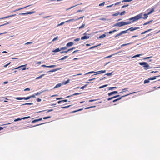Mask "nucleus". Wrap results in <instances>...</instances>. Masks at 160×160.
<instances>
[{"mask_svg": "<svg viewBox=\"0 0 160 160\" xmlns=\"http://www.w3.org/2000/svg\"><path fill=\"white\" fill-rule=\"evenodd\" d=\"M139 28V27H135V28H133V27H132L131 28H130L128 29H127L125 31H123L121 32L120 33L117 34V35H116L115 36V38H116L119 36H120L121 35H122V34L124 33H125L128 32V31L130 30L131 31H132L135 30H136L137 29Z\"/></svg>", "mask_w": 160, "mask_h": 160, "instance_id": "obj_1", "label": "nucleus"}, {"mask_svg": "<svg viewBox=\"0 0 160 160\" xmlns=\"http://www.w3.org/2000/svg\"><path fill=\"white\" fill-rule=\"evenodd\" d=\"M131 22L130 21H128V22H124L123 21H122L121 22H119L113 25V26H118L119 27H121L122 26L127 25L130 24Z\"/></svg>", "mask_w": 160, "mask_h": 160, "instance_id": "obj_2", "label": "nucleus"}, {"mask_svg": "<svg viewBox=\"0 0 160 160\" xmlns=\"http://www.w3.org/2000/svg\"><path fill=\"white\" fill-rule=\"evenodd\" d=\"M139 19H140V14L129 18V20L130 21L132 20L131 22H130L131 23L138 20Z\"/></svg>", "mask_w": 160, "mask_h": 160, "instance_id": "obj_3", "label": "nucleus"}, {"mask_svg": "<svg viewBox=\"0 0 160 160\" xmlns=\"http://www.w3.org/2000/svg\"><path fill=\"white\" fill-rule=\"evenodd\" d=\"M27 64L21 65L15 68V69H19V70H25L26 68Z\"/></svg>", "mask_w": 160, "mask_h": 160, "instance_id": "obj_4", "label": "nucleus"}, {"mask_svg": "<svg viewBox=\"0 0 160 160\" xmlns=\"http://www.w3.org/2000/svg\"><path fill=\"white\" fill-rule=\"evenodd\" d=\"M84 17V16L78 18L77 19H70L69 20H68V21H66L65 22H71V21H76L79 20V19H81V18H83Z\"/></svg>", "mask_w": 160, "mask_h": 160, "instance_id": "obj_5", "label": "nucleus"}, {"mask_svg": "<svg viewBox=\"0 0 160 160\" xmlns=\"http://www.w3.org/2000/svg\"><path fill=\"white\" fill-rule=\"evenodd\" d=\"M133 93V92H132V93H129V94H127L126 95H124V96H122L121 97H120L119 98H118L117 99H115L114 100H113V102H115L118 100H119L120 99H121L123 97H125L126 96H127L128 95H129V94H131V93Z\"/></svg>", "mask_w": 160, "mask_h": 160, "instance_id": "obj_6", "label": "nucleus"}, {"mask_svg": "<svg viewBox=\"0 0 160 160\" xmlns=\"http://www.w3.org/2000/svg\"><path fill=\"white\" fill-rule=\"evenodd\" d=\"M143 13H141V19H146L148 17V15H149L148 13L147 14H144L143 15Z\"/></svg>", "mask_w": 160, "mask_h": 160, "instance_id": "obj_7", "label": "nucleus"}, {"mask_svg": "<svg viewBox=\"0 0 160 160\" xmlns=\"http://www.w3.org/2000/svg\"><path fill=\"white\" fill-rule=\"evenodd\" d=\"M106 72V70H101V71H97V72H95L96 73V74H94V75H95L96 74H100L102 73H104L105 72Z\"/></svg>", "mask_w": 160, "mask_h": 160, "instance_id": "obj_8", "label": "nucleus"}, {"mask_svg": "<svg viewBox=\"0 0 160 160\" xmlns=\"http://www.w3.org/2000/svg\"><path fill=\"white\" fill-rule=\"evenodd\" d=\"M118 92L117 91H114L110 92H109L108 93V95L109 96H110L114 94L117 93H118Z\"/></svg>", "mask_w": 160, "mask_h": 160, "instance_id": "obj_9", "label": "nucleus"}, {"mask_svg": "<svg viewBox=\"0 0 160 160\" xmlns=\"http://www.w3.org/2000/svg\"><path fill=\"white\" fill-rule=\"evenodd\" d=\"M81 93H82L81 92H78V93H74V94H72V95H70V96H68L66 97V98H68L71 97L72 96L79 95L80 94H81Z\"/></svg>", "mask_w": 160, "mask_h": 160, "instance_id": "obj_10", "label": "nucleus"}, {"mask_svg": "<svg viewBox=\"0 0 160 160\" xmlns=\"http://www.w3.org/2000/svg\"><path fill=\"white\" fill-rule=\"evenodd\" d=\"M73 45V43L72 42H70L67 43L66 46L69 47L72 46Z\"/></svg>", "mask_w": 160, "mask_h": 160, "instance_id": "obj_11", "label": "nucleus"}, {"mask_svg": "<svg viewBox=\"0 0 160 160\" xmlns=\"http://www.w3.org/2000/svg\"><path fill=\"white\" fill-rule=\"evenodd\" d=\"M152 57V56L148 57H141V60L148 59L151 58Z\"/></svg>", "mask_w": 160, "mask_h": 160, "instance_id": "obj_12", "label": "nucleus"}, {"mask_svg": "<svg viewBox=\"0 0 160 160\" xmlns=\"http://www.w3.org/2000/svg\"><path fill=\"white\" fill-rule=\"evenodd\" d=\"M59 69H60V68L53 69H52V70H50V71H49L47 72H54L57 71L58 70H59Z\"/></svg>", "mask_w": 160, "mask_h": 160, "instance_id": "obj_13", "label": "nucleus"}, {"mask_svg": "<svg viewBox=\"0 0 160 160\" xmlns=\"http://www.w3.org/2000/svg\"><path fill=\"white\" fill-rule=\"evenodd\" d=\"M89 38V36H85L82 37L81 38V40H84V39H88V38Z\"/></svg>", "mask_w": 160, "mask_h": 160, "instance_id": "obj_14", "label": "nucleus"}, {"mask_svg": "<svg viewBox=\"0 0 160 160\" xmlns=\"http://www.w3.org/2000/svg\"><path fill=\"white\" fill-rule=\"evenodd\" d=\"M61 51L60 49L59 48H57L55 50H54L52 51L53 52H57Z\"/></svg>", "mask_w": 160, "mask_h": 160, "instance_id": "obj_15", "label": "nucleus"}, {"mask_svg": "<svg viewBox=\"0 0 160 160\" xmlns=\"http://www.w3.org/2000/svg\"><path fill=\"white\" fill-rule=\"evenodd\" d=\"M62 85L61 83H59L56 85L54 88V89H55L56 88L60 87Z\"/></svg>", "mask_w": 160, "mask_h": 160, "instance_id": "obj_16", "label": "nucleus"}, {"mask_svg": "<svg viewBox=\"0 0 160 160\" xmlns=\"http://www.w3.org/2000/svg\"><path fill=\"white\" fill-rule=\"evenodd\" d=\"M152 21H153V20H150V21H148V22L143 24V25L145 26V25H147L148 24H149L150 23H151V22H152Z\"/></svg>", "mask_w": 160, "mask_h": 160, "instance_id": "obj_17", "label": "nucleus"}, {"mask_svg": "<svg viewBox=\"0 0 160 160\" xmlns=\"http://www.w3.org/2000/svg\"><path fill=\"white\" fill-rule=\"evenodd\" d=\"M32 13H33L32 12H29L22 13H21V14L22 15H24L31 14H32Z\"/></svg>", "mask_w": 160, "mask_h": 160, "instance_id": "obj_18", "label": "nucleus"}, {"mask_svg": "<svg viewBox=\"0 0 160 160\" xmlns=\"http://www.w3.org/2000/svg\"><path fill=\"white\" fill-rule=\"evenodd\" d=\"M85 25V24H82V25H81V26H80V27H79L78 28V29H82V28H83L84 27Z\"/></svg>", "mask_w": 160, "mask_h": 160, "instance_id": "obj_19", "label": "nucleus"}, {"mask_svg": "<svg viewBox=\"0 0 160 160\" xmlns=\"http://www.w3.org/2000/svg\"><path fill=\"white\" fill-rule=\"evenodd\" d=\"M53 110L52 109H50V110H43V111H39L38 112H43V111H47V112H51V111H52Z\"/></svg>", "mask_w": 160, "mask_h": 160, "instance_id": "obj_20", "label": "nucleus"}, {"mask_svg": "<svg viewBox=\"0 0 160 160\" xmlns=\"http://www.w3.org/2000/svg\"><path fill=\"white\" fill-rule=\"evenodd\" d=\"M45 75V74H42L41 75H40V76H39V77H37L36 78V79L37 80V79H38L40 78H41L43 76H44V75Z\"/></svg>", "mask_w": 160, "mask_h": 160, "instance_id": "obj_21", "label": "nucleus"}, {"mask_svg": "<svg viewBox=\"0 0 160 160\" xmlns=\"http://www.w3.org/2000/svg\"><path fill=\"white\" fill-rule=\"evenodd\" d=\"M154 9L153 8L148 13L149 15V14H151V13H152L153 12H154Z\"/></svg>", "mask_w": 160, "mask_h": 160, "instance_id": "obj_22", "label": "nucleus"}, {"mask_svg": "<svg viewBox=\"0 0 160 160\" xmlns=\"http://www.w3.org/2000/svg\"><path fill=\"white\" fill-rule=\"evenodd\" d=\"M106 35L105 34H102L99 37V38H104L106 37Z\"/></svg>", "mask_w": 160, "mask_h": 160, "instance_id": "obj_23", "label": "nucleus"}, {"mask_svg": "<svg viewBox=\"0 0 160 160\" xmlns=\"http://www.w3.org/2000/svg\"><path fill=\"white\" fill-rule=\"evenodd\" d=\"M72 106V105H68V106H67L62 107L61 108H63V109H65V108H68L70 106Z\"/></svg>", "mask_w": 160, "mask_h": 160, "instance_id": "obj_24", "label": "nucleus"}, {"mask_svg": "<svg viewBox=\"0 0 160 160\" xmlns=\"http://www.w3.org/2000/svg\"><path fill=\"white\" fill-rule=\"evenodd\" d=\"M133 0H122V2H130L132 1Z\"/></svg>", "mask_w": 160, "mask_h": 160, "instance_id": "obj_25", "label": "nucleus"}, {"mask_svg": "<svg viewBox=\"0 0 160 160\" xmlns=\"http://www.w3.org/2000/svg\"><path fill=\"white\" fill-rule=\"evenodd\" d=\"M95 107H96L95 106H90V107H86V108H85V109H88L91 108H92Z\"/></svg>", "mask_w": 160, "mask_h": 160, "instance_id": "obj_26", "label": "nucleus"}, {"mask_svg": "<svg viewBox=\"0 0 160 160\" xmlns=\"http://www.w3.org/2000/svg\"><path fill=\"white\" fill-rule=\"evenodd\" d=\"M39 119H35V120H34L33 121H32V123H34L35 122H38V121H39Z\"/></svg>", "mask_w": 160, "mask_h": 160, "instance_id": "obj_27", "label": "nucleus"}, {"mask_svg": "<svg viewBox=\"0 0 160 160\" xmlns=\"http://www.w3.org/2000/svg\"><path fill=\"white\" fill-rule=\"evenodd\" d=\"M46 123V122H44V123H41V124H38L36 125H35V126H33V127H36V126H39V125H42V124H45ZM32 127H33V126H32V127H30L29 128Z\"/></svg>", "mask_w": 160, "mask_h": 160, "instance_id": "obj_28", "label": "nucleus"}, {"mask_svg": "<svg viewBox=\"0 0 160 160\" xmlns=\"http://www.w3.org/2000/svg\"><path fill=\"white\" fill-rule=\"evenodd\" d=\"M30 98H30V96L27 97H26V98L23 97V99L25 100H27L29 99Z\"/></svg>", "mask_w": 160, "mask_h": 160, "instance_id": "obj_29", "label": "nucleus"}, {"mask_svg": "<svg viewBox=\"0 0 160 160\" xmlns=\"http://www.w3.org/2000/svg\"><path fill=\"white\" fill-rule=\"evenodd\" d=\"M33 104L32 103H26L25 104H22L23 105H32Z\"/></svg>", "mask_w": 160, "mask_h": 160, "instance_id": "obj_30", "label": "nucleus"}, {"mask_svg": "<svg viewBox=\"0 0 160 160\" xmlns=\"http://www.w3.org/2000/svg\"><path fill=\"white\" fill-rule=\"evenodd\" d=\"M56 65H52L50 66H48L47 67L48 68H54L55 67H56Z\"/></svg>", "mask_w": 160, "mask_h": 160, "instance_id": "obj_31", "label": "nucleus"}, {"mask_svg": "<svg viewBox=\"0 0 160 160\" xmlns=\"http://www.w3.org/2000/svg\"><path fill=\"white\" fill-rule=\"evenodd\" d=\"M117 88V87H109L108 88V90H112V89H114V88Z\"/></svg>", "mask_w": 160, "mask_h": 160, "instance_id": "obj_32", "label": "nucleus"}, {"mask_svg": "<svg viewBox=\"0 0 160 160\" xmlns=\"http://www.w3.org/2000/svg\"><path fill=\"white\" fill-rule=\"evenodd\" d=\"M117 31V30H113L112 31H110V32H109V33L110 34H111L112 33H113L115 32H116Z\"/></svg>", "mask_w": 160, "mask_h": 160, "instance_id": "obj_33", "label": "nucleus"}, {"mask_svg": "<svg viewBox=\"0 0 160 160\" xmlns=\"http://www.w3.org/2000/svg\"><path fill=\"white\" fill-rule=\"evenodd\" d=\"M14 15H11V16H7V17H4V18H0V19H3L6 18H9V17H11L12 16H14Z\"/></svg>", "mask_w": 160, "mask_h": 160, "instance_id": "obj_34", "label": "nucleus"}, {"mask_svg": "<svg viewBox=\"0 0 160 160\" xmlns=\"http://www.w3.org/2000/svg\"><path fill=\"white\" fill-rule=\"evenodd\" d=\"M51 117V116H49L47 117H44L43 118V119H48L49 118H50Z\"/></svg>", "mask_w": 160, "mask_h": 160, "instance_id": "obj_35", "label": "nucleus"}, {"mask_svg": "<svg viewBox=\"0 0 160 160\" xmlns=\"http://www.w3.org/2000/svg\"><path fill=\"white\" fill-rule=\"evenodd\" d=\"M83 109V108L80 109H79L77 110L74 111H73L72 112H78V111H81Z\"/></svg>", "mask_w": 160, "mask_h": 160, "instance_id": "obj_36", "label": "nucleus"}, {"mask_svg": "<svg viewBox=\"0 0 160 160\" xmlns=\"http://www.w3.org/2000/svg\"><path fill=\"white\" fill-rule=\"evenodd\" d=\"M119 14H120V13L119 12H117V13H116L113 14L112 15V16H117L118 15H119Z\"/></svg>", "mask_w": 160, "mask_h": 160, "instance_id": "obj_37", "label": "nucleus"}, {"mask_svg": "<svg viewBox=\"0 0 160 160\" xmlns=\"http://www.w3.org/2000/svg\"><path fill=\"white\" fill-rule=\"evenodd\" d=\"M58 38V36L54 38L52 41V42H54L55 40H57Z\"/></svg>", "mask_w": 160, "mask_h": 160, "instance_id": "obj_38", "label": "nucleus"}, {"mask_svg": "<svg viewBox=\"0 0 160 160\" xmlns=\"http://www.w3.org/2000/svg\"><path fill=\"white\" fill-rule=\"evenodd\" d=\"M65 22H62L60 24H58L57 25V26L58 27L59 26H61V25H63L64 23Z\"/></svg>", "mask_w": 160, "mask_h": 160, "instance_id": "obj_39", "label": "nucleus"}, {"mask_svg": "<svg viewBox=\"0 0 160 160\" xmlns=\"http://www.w3.org/2000/svg\"><path fill=\"white\" fill-rule=\"evenodd\" d=\"M126 13V12L125 11H123L121 13L119 14L121 15H124Z\"/></svg>", "mask_w": 160, "mask_h": 160, "instance_id": "obj_40", "label": "nucleus"}, {"mask_svg": "<svg viewBox=\"0 0 160 160\" xmlns=\"http://www.w3.org/2000/svg\"><path fill=\"white\" fill-rule=\"evenodd\" d=\"M67 49V48L66 47H65L61 48H60V50H66Z\"/></svg>", "mask_w": 160, "mask_h": 160, "instance_id": "obj_41", "label": "nucleus"}, {"mask_svg": "<svg viewBox=\"0 0 160 160\" xmlns=\"http://www.w3.org/2000/svg\"><path fill=\"white\" fill-rule=\"evenodd\" d=\"M130 44V43H126V44H123L121 45V47H123L124 46H126V45H129Z\"/></svg>", "mask_w": 160, "mask_h": 160, "instance_id": "obj_42", "label": "nucleus"}, {"mask_svg": "<svg viewBox=\"0 0 160 160\" xmlns=\"http://www.w3.org/2000/svg\"><path fill=\"white\" fill-rule=\"evenodd\" d=\"M68 57V56H65L63 58H62L61 59H59V60H63V59L66 58Z\"/></svg>", "mask_w": 160, "mask_h": 160, "instance_id": "obj_43", "label": "nucleus"}, {"mask_svg": "<svg viewBox=\"0 0 160 160\" xmlns=\"http://www.w3.org/2000/svg\"><path fill=\"white\" fill-rule=\"evenodd\" d=\"M16 99L18 100H21L23 99V98H20V97L17 98H16Z\"/></svg>", "mask_w": 160, "mask_h": 160, "instance_id": "obj_44", "label": "nucleus"}, {"mask_svg": "<svg viewBox=\"0 0 160 160\" xmlns=\"http://www.w3.org/2000/svg\"><path fill=\"white\" fill-rule=\"evenodd\" d=\"M26 6L25 7H24V8H19L18 9H17V10H15V11H18V10H20L21 9H23L24 8H26V7H28V6Z\"/></svg>", "mask_w": 160, "mask_h": 160, "instance_id": "obj_45", "label": "nucleus"}, {"mask_svg": "<svg viewBox=\"0 0 160 160\" xmlns=\"http://www.w3.org/2000/svg\"><path fill=\"white\" fill-rule=\"evenodd\" d=\"M127 88H125L124 89H122V92H119V93H122V92H125V91H128L127 90Z\"/></svg>", "mask_w": 160, "mask_h": 160, "instance_id": "obj_46", "label": "nucleus"}, {"mask_svg": "<svg viewBox=\"0 0 160 160\" xmlns=\"http://www.w3.org/2000/svg\"><path fill=\"white\" fill-rule=\"evenodd\" d=\"M69 81H70V80L69 79H68V80H67V81H66V82H64V84H68V83L69 82Z\"/></svg>", "mask_w": 160, "mask_h": 160, "instance_id": "obj_47", "label": "nucleus"}, {"mask_svg": "<svg viewBox=\"0 0 160 160\" xmlns=\"http://www.w3.org/2000/svg\"><path fill=\"white\" fill-rule=\"evenodd\" d=\"M30 116H28V117H23V118H22V119H27V118H30Z\"/></svg>", "mask_w": 160, "mask_h": 160, "instance_id": "obj_48", "label": "nucleus"}, {"mask_svg": "<svg viewBox=\"0 0 160 160\" xmlns=\"http://www.w3.org/2000/svg\"><path fill=\"white\" fill-rule=\"evenodd\" d=\"M42 92H38L35 93V95L36 96L38 95L41 94Z\"/></svg>", "mask_w": 160, "mask_h": 160, "instance_id": "obj_49", "label": "nucleus"}, {"mask_svg": "<svg viewBox=\"0 0 160 160\" xmlns=\"http://www.w3.org/2000/svg\"><path fill=\"white\" fill-rule=\"evenodd\" d=\"M140 56V54H137V55H136L134 56H133L132 57V58H134L136 57H139Z\"/></svg>", "mask_w": 160, "mask_h": 160, "instance_id": "obj_50", "label": "nucleus"}, {"mask_svg": "<svg viewBox=\"0 0 160 160\" xmlns=\"http://www.w3.org/2000/svg\"><path fill=\"white\" fill-rule=\"evenodd\" d=\"M95 72H94V71H91V72H89L87 73H86V74H91V73H94Z\"/></svg>", "mask_w": 160, "mask_h": 160, "instance_id": "obj_51", "label": "nucleus"}, {"mask_svg": "<svg viewBox=\"0 0 160 160\" xmlns=\"http://www.w3.org/2000/svg\"><path fill=\"white\" fill-rule=\"evenodd\" d=\"M104 4H105V2H103V3H100L99 5V6H103V5H104Z\"/></svg>", "mask_w": 160, "mask_h": 160, "instance_id": "obj_52", "label": "nucleus"}, {"mask_svg": "<svg viewBox=\"0 0 160 160\" xmlns=\"http://www.w3.org/2000/svg\"><path fill=\"white\" fill-rule=\"evenodd\" d=\"M128 6H129V5H128V4L124 5L122 7V8H124L125 7Z\"/></svg>", "mask_w": 160, "mask_h": 160, "instance_id": "obj_53", "label": "nucleus"}, {"mask_svg": "<svg viewBox=\"0 0 160 160\" xmlns=\"http://www.w3.org/2000/svg\"><path fill=\"white\" fill-rule=\"evenodd\" d=\"M32 42H27L25 43V45H28V44H31L32 43Z\"/></svg>", "mask_w": 160, "mask_h": 160, "instance_id": "obj_54", "label": "nucleus"}, {"mask_svg": "<svg viewBox=\"0 0 160 160\" xmlns=\"http://www.w3.org/2000/svg\"><path fill=\"white\" fill-rule=\"evenodd\" d=\"M22 119V118H18L14 120V122H16Z\"/></svg>", "mask_w": 160, "mask_h": 160, "instance_id": "obj_55", "label": "nucleus"}, {"mask_svg": "<svg viewBox=\"0 0 160 160\" xmlns=\"http://www.w3.org/2000/svg\"><path fill=\"white\" fill-rule=\"evenodd\" d=\"M87 85H84V86L81 87L80 88L81 89H83L85 88L86 87V86H87Z\"/></svg>", "mask_w": 160, "mask_h": 160, "instance_id": "obj_56", "label": "nucleus"}, {"mask_svg": "<svg viewBox=\"0 0 160 160\" xmlns=\"http://www.w3.org/2000/svg\"><path fill=\"white\" fill-rule=\"evenodd\" d=\"M97 99H91V100H90L89 101V102H93V101H95L97 100Z\"/></svg>", "mask_w": 160, "mask_h": 160, "instance_id": "obj_57", "label": "nucleus"}, {"mask_svg": "<svg viewBox=\"0 0 160 160\" xmlns=\"http://www.w3.org/2000/svg\"><path fill=\"white\" fill-rule=\"evenodd\" d=\"M112 74V72H111L110 73H107V74H105V75L109 76L111 75Z\"/></svg>", "mask_w": 160, "mask_h": 160, "instance_id": "obj_58", "label": "nucleus"}, {"mask_svg": "<svg viewBox=\"0 0 160 160\" xmlns=\"http://www.w3.org/2000/svg\"><path fill=\"white\" fill-rule=\"evenodd\" d=\"M80 40L79 38H77L74 40V41L76 42H77L79 41Z\"/></svg>", "mask_w": 160, "mask_h": 160, "instance_id": "obj_59", "label": "nucleus"}, {"mask_svg": "<svg viewBox=\"0 0 160 160\" xmlns=\"http://www.w3.org/2000/svg\"><path fill=\"white\" fill-rule=\"evenodd\" d=\"M35 94H33V95H31L30 96V98H35Z\"/></svg>", "mask_w": 160, "mask_h": 160, "instance_id": "obj_60", "label": "nucleus"}, {"mask_svg": "<svg viewBox=\"0 0 160 160\" xmlns=\"http://www.w3.org/2000/svg\"><path fill=\"white\" fill-rule=\"evenodd\" d=\"M24 91H30V89L29 88H25V89H24Z\"/></svg>", "mask_w": 160, "mask_h": 160, "instance_id": "obj_61", "label": "nucleus"}, {"mask_svg": "<svg viewBox=\"0 0 160 160\" xmlns=\"http://www.w3.org/2000/svg\"><path fill=\"white\" fill-rule=\"evenodd\" d=\"M37 101L38 102H40L41 101V99L40 98H38L37 99Z\"/></svg>", "mask_w": 160, "mask_h": 160, "instance_id": "obj_62", "label": "nucleus"}, {"mask_svg": "<svg viewBox=\"0 0 160 160\" xmlns=\"http://www.w3.org/2000/svg\"><path fill=\"white\" fill-rule=\"evenodd\" d=\"M119 96H120L119 95H116V96H113V97H112V98L113 99L114 98H115L118 97Z\"/></svg>", "mask_w": 160, "mask_h": 160, "instance_id": "obj_63", "label": "nucleus"}, {"mask_svg": "<svg viewBox=\"0 0 160 160\" xmlns=\"http://www.w3.org/2000/svg\"><path fill=\"white\" fill-rule=\"evenodd\" d=\"M121 2H117V3H116L114 5H118V4H119Z\"/></svg>", "mask_w": 160, "mask_h": 160, "instance_id": "obj_64", "label": "nucleus"}]
</instances>
